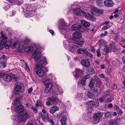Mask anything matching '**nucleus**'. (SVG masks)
Wrapping results in <instances>:
<instances>
[{
  "label": "nucleus",
  "mask_w": 125,
  "mask_h": 125,
  "mask_svg": "<svg viewBox=\"0 0 125 125\" xmlns=\"http://www.w3.org/2000/svg\"><path fill=\"white\" fill-rule=\"evenodd\" d=\"M16 0H8V1L11 3H14Z\"/></svg>",
  "instance_id": "nucleus-64"
},
{
  "label": "nucleus",
  "mask_w": 125,
  "mask_h": 125,
  "mask_svg": "<svg viewBox=\"0 0 125 125\" xmlns=\"http://www.w3.org/2000/svg\"><path fill=\"white\" fill-rule=\"evenodd\" d=\"M93 111V109L92 107H89L86 110V112L88 113H90Z\"/></svg>",
  "instance_id": "nucleus-41"
},
{
  "label": "nucleus",
  "mask_w": 125,
  "mask_h": 125,
  "mask_svg": "<svg viewBox=\"0 0 125 125\" xmlns=\"http://www.w3.org/2000/svg\"><path fill=\"white\" fill-rule=\"evenodd\" d=\"M30 41L29 39H27L25 40L24 41L25 43H26V44H27L29 42H30Z\"/></svg>",
  "instance_id": "nucleus-63"
},
{
  "label": "nucleus",
  "mask_w": 125,
  "mask_h": 125,
  "mask_svg": "<svg viewBox=\"0 0 125 125\" xmlns=\"http://www.w3.org/2000/svg\"><path fill=\"white\" fill-rule=\"evenodd\" d=\"M3 78L5 81L8 82H10L12 80L11 76L10 75L7 74H4Z\"/></svg>",
  "instance_id": "nucleus-18"
},
{
  "label": "nucleus",
  "mask_w": 125,
  "mask_h": 125,
  "mask_svg": "<svg viewBox=\"0 0 125 125\" xmlns=\"http://www.w3.org/2000/svg\"><path fill=\"white\" fill-rule=\"evenodd\" d=\"M45 63L42 60H41L39 62H37L35 68V70L43 67L45 65Z\"/></svg>",
  "instance_id": "nucleus-15"
},
{
  "label": "nucleus",
  "mask_w": 125,
  "mask_h": 125,
  "mask_svg": "<svg viewBox=\"0 0 125 125\" xmlns=\"http://www.w3.org/2000/svg\"><path fill=\"white\" fill-rule=\"evenodd\" d=\"M55 89L52 92L54 95H57L58 94H62L63 93L62 89L59 88L58 85H56L55 88Z\"/></svg>",
  "instance_id": "nucleus-10"
},
{
  "label": "nucleus",
  "mask_w": 125,
  "mask_h": 125,
  "mask_svg": "<svg viewBox=\"0 0 125 125\" xmlns=\"http://www.w3.org/2000/svg\"><path fill=\"white\" fill-rule=\"evenodd\" d=\"M94 80L93 79H91L90 82L89 87L90 88H92L94 85Z\"/></svg>",
  "instance_id": "nucleus-32"
},
{
  "label": "nucleus",
  "mask_w": 125,
  "mask_h": 125,
  "mask_svg": "<svg viewBox=\"0 0 125 125\" xmlns=\"http://www.w3.org/2000/svg\"><path fill=\"white\" fill-rule=\"evenodd\" d=\"M34 11L32 10H27L25 12V16L26 17L32 16L34 15Z\"/></svg>",
  "instance_id": "nucleus-19"
},
{
  "label": "nucleus",
  "mask_w": 125,
  "mask_h": 125,
  "mask_svg": "<svg viewBox=\"0 0 125 125\" xmlns=\"http://www.w3.org/2000/svg\"><path fill=\"white\" fill-rule=\"evenodd\" d=\"M31 108L34 112L36 113L37 112V110L35 106H32Z\"/></svg>",
  "instance_id": "nucleus-57"
},
{
  "label": "nucleus",
  "mask_w": 125,
  "mask_h": 125,
  "mask_svg": "<svg viewBox=\"0 0 125 125\" xmlns=\"http://www.w3.org/2000/svg\"><path fill=\"white\" fill-rule=\"evenodd\" d=\"M25 105L28 108H29L31 105V104L29 103H27L25 104Z\"/></svg>",
  "instance_id": "nucleus-61"
},
{
  "label": "nucleus",
  "mask_w": 125,
  "mask_h": 125,
  "mask_svg": "<svg viewBox=\"0 0 125 125\" xmlns=\"http://www.w3.org/2000/svg\"><path fill=\"white\" fill-rule=\"evenodd\" d=\"M96 12L100 14H103L104 13L103 10L98 9H97Z\"/></svg>",
  "instance_id": "nucleus-50"
},
{
  "label": "nucleus",
  "mask_w": 125,
  "mask_h": 125,
  "mask_svg": "<svg viewBox=\"0 0 125 125\" xmlns=\"http://www.w3.org/2000/svg\"><path fill=\"white\" fill-rule=\"evenodd\" d=\"M99 43L101 45H104L106 44V42L103 40L101 39Z\"/></svg>",
  "instance_id": "nucleus-42"
},
{
  "label": "nucleus",
  "mask_w": 125,
  "mask_h": 125,
  "mask_svg": "<svg viewBox=\"0 0 125 125\" xmlns=\"http://www.w3.org/2000/svg\"><path fill=\"white\" fill-rule=\"evenodd\" d=\"M42 49L40 47L34 48L32 47L29 46L24 49L25 51L30 53H31L33 52L32 55L35 61H37L40 59L42 56L41 51Z\"/></svg>",
  "instance_id": "nucleus-1"
},
{
  "label": "nucleus",
  "mask_w": 125,
  "mask_h": 125,
  "mask_svg": "<svg viewBox=\"0 0 125 125\" xmlns=\"http://www.w3.org/2000/svg\"><path fill=\"white\" fill-rule=\"evenodd\" d=\"M90 8L92 11L95 12L97 9L94 6H91L90 7Z\"/></svg>",
  "instance_id": "nucleus-47"
},
{
  "label": "nucleus",
  "mask_w": 125,
  "mask_h": 125,
  "mask_svg": "<svg viewBox=\"0 0 125 125\" xmlns=\"http://www.w3.org/2000/svg\"><path fill=\"white\" fill-rule=\"evenodd\" d=\"M25 70L27 71H30V69L29 67L27 66L26 63L25 64Z\"/></svg>",
  "instance_id": "nucleus-55"
},
{
  "label": "nucleus",
  "mask_w": 125,
  "mask_h": 125,
  "mask_svg": "<svg viewBox=\"0 0 125 125\" xmlns=\"http://www.w3.org/2000/svg\"><path fill=\"white\" fill-rule=\"evenodd\" d=\"M81 84L83 85H85V84L86 82L85 81L83 80V79H82V81L81 82Z\"/></svg>",
  "instance_id": "nucleus-58"
},
{
  "label": "nucleus",
  "mask_w": 125,
  "mask_h": 125,
  "mask_svg": "<svg viewBox=\"0 0 125 125\" xmlns=\"http://www.w3.org/2000/svg\"><path fill=\"white\" fill-rule=\"evenodd\" d=\"M102 116L103 114L101 112L94 114L93 116L94 120V123L96 124L99 123Z\"/></svg>",
  "instance_id": "nucleus-8"
},
{
  "label": "nucleus",
  "mask_w": 125,
  "mask_h": 125,
  "mask_svg": "<svg viewBox=\"0 0 125 125\" xmlns=\"http://www.w3.org/2000/svg\"><path fill=\"white\" fill-rule=\"evenodd\" d=\"M29 118V115L28 112H24L22 115H20V116L18 118V119L17 121L19 123L21 124V125L22 124L25 122L27 119Z\"/></svg>",
  "instance_id": "nucleus-5"
},
{
  "label": "nucleus",
  "mask_w": 125,
  "mask_h": 125,
  "mask_svg": "<svg viewBox=\"0 0 125 125\" xmlns=\"http://www.w3.org/2000/svg\"><path fill=\"white\" fill-rule=\"evenodd\" d=\"M11 44V42L10 41L9 42L2 41L0 42V49H2L4 46L6 49H8L9 48Z\"/></svg>",
  "instance_id": "nucleus-11"
},
{
  "label": "nucleus",
  "mask_w": 125,
  "mask_h": 125,
  "mask_svg": "<svg viewBox=\"0 0 125 125\" xmlns=\"http://www.w3.org/2000/svg\"><path fill=\"white\" fill-rule=\"evenodd\" d=\"M99 76L100 77L102 78H105V76L103 73H102L101 74H99Z\"/></svg>",
  "instance_id": "nucleus-60"
},
{
  "label": "nucleus",
  "mask_w": 125,
  "mask_h": 125,
  "mask_svg": "<svg viewBox=\"0 0 125 125\" xmlns=\"http://www.w3.org/2000/svg\"><path fill=\"white\" fill-rule=\"evenodd\" d=\"M118 114L119 115H121L123 114V112L121 109H119L117 111Z\"/></svg>",
  "instance_id": "nucleus-52"
},
{
  "label": "nucleus",
  "mask_w": 125,
  "mask_h": 125,
  "mask_svg": "<svg viewBox=\"0 0 125 125\" xmlns=\"http://www.w3.org/2000/svg\"><path fill=\"white\" fill-rule=\"evenodd\" d=\"M113 98L111 97L108 98L106 100V102L107 103H109L111 102L113 100Z\"/></svg>",
  "instance_id": "nucleus-45"
},
{
  "label": "nucleus",
  "mask_w": 125,
  "mask_h": 125,
  "mask_svg": "<svg viewBox=\"0 0 125 125\" xmlns=\"http://www.w3.org/2000/svg\"><path fill=\"white\" fill-rule=\"evenodd\" d=\"M109 125H117V124L116 121L114 120H112L109 121Z\"/></svg>",
  "instance_id": "nucleus-37"
},
{
  "label": "nucleus",
  "mask_w": 125,
  "mask_h": 125,
  "mask_svg": "<svg viewBox=\"0 0 125 125\" xmlns=\"http://www.w3.org/2000/svg\"><path fill=\"white\" fill-rule=\"evenodd\" d=\"M59 110L58 107L57 106H53L51 107L50 110V112L52 114Z\"/></svg>",
  "instance_id": "nucleus-22"
},
{
  "label": "nucleus",
  "mask_w": 125,
  "mask_h": 125,
  "mask_svg": "<svg viewBox=\"0 0 125 125\" xmlns=\"http://www.w3.org/2000/svg\"><path fill=\"white\" fill-rule=\"evenodd\" d=\"M111 26L109 25H107L106 26H104L102 28L103 30H106L108 28H109Z\"/></svg>",
  "instance_id": "nucleus-51"
},
{
  "label": "nucleus",
  "mask_w": 125,
  "mask_h": 125,
  "mask_svg": "<svg viewBox=\"0 0 125 125\" xmlns=\"http://www.w3.org/2000/svg\"><path fill=\"white\" fill-rule=\"evenodd\" d=\"M15 92L16 94L23 92L24 88L23 84L20 83H17L15 84Z\"/></svg>",
  "instance_id": "nucleus-4"
},
{
  "label": "nucleus",
  "mask_w": 125,
  "mask_h": 125,
  "mask_svg": "<svg viewBox=\"0 0 125 125\" xmlns=\"http://www.w3.org/2000/svg\"><path fill=\"white\" fill-rule=\"evenodd\" d=\"M17 104H20V100L19 98H16L14 101V104L16 106L15 110L16 112L17 113H20L23 111L24 109L23 106L21 105H19L17 107L16 105Z\"/></svg>",
  "instance_id": "nucleus-6"
},
{
  "label": "nucleus",
  "mask_w": 125,
  "mask_h": 125,
  "mask_svg": "<svg viewBox=\"0 0 125 125\" xmlns=\"http://www.w3.org/2000/svg\"><path fill=\"white\" fill-rule=\"evenodd\" d=\"M10 7V5L6 2H4L3 4V8L5 10H8Z\"/></svg>",
  "instance_id": "nucleus-33"
},
{
  "label": "nucleus",
  "mask_w": 125,
  "mask_h": 125,
  "mask_svg": "<svg viewBox=\"0 0 125 125\" xmlns=\"http://www.w3.org/2000/svg\"><path fill=\"white\" fill-rule=\"evenodd\" d=\"M100 50L99 48L97 49L96 51L97 53V55L98 57H100L101 56V54L100 52Z\"/></svg>",
  "instance_id": "nucleus-44"
},
{
  "label": "nucleus",
  "mask_w": 125,
  "mask_h": 125,
  "mask_svg": "<svg viewBox=\"0 0 125 125\" xmlns=\"http://www.w3.org/2000/svg\"><path fill=\"white\" fill-rule=\"evenodd\" d=\"M83 73V71L79 69H76L73 72V74L76 78H81Z\"/></svg>",
  "instance_id": "nucleus-9"
},
{
  "label": "nucleus",
  "mask_w": 125,
  "mask_h": 125,
  "mask_svg": "<svg viewBox=\"0 0 125 125\" xmlns=\"http://www.w3.org/2000/svg\"><path fill=\"white\" fill-rule=\"evenodd\" d=\"M90 78V76L89 75L87 74L85 76H83V80H84L85 81Z\"/></svg>",
  "instance_id": "nucleus-49"
},
{
  "label": "nucleus",
  "mask_w": 125,
  "mask_h": 125,
  "mask_svg": "<svg viewBox=\"0 0 125 125\" xmlns=\"http://www.w3.org/2000/svg\"><path fill=\"white\" fill-rule=\"evenodd\" d=\"M99 89V87H97L96 88H95L94 89V92L95 94H97L98 93Z\"/></svg>",
  "instance_id": "nucleus-56"
},
{
  "label": "nucleus",
  "mask_w": 125,
  "mask_h": 125,
  "mask_svg": "<svg viewBox=\"0 0 125 125\" xmlns=\"http://www.w3.org/2000/svg\"><path fill=\"white\" fill-rule=\"evenodd\" d=\"M45 90V93L47 94L50 92L52 86V83H50L49 85L46 86Z\"/></svg>",
  "instance_id": "nucleus-23"
},
{
  "label": "nucleus",
  "mask_w": 125,
  "mask_h": 125,
  "mask_svg": "<svg viewBox=\"0 0 125 125\" xmlns=\"http://www.w3.org/2000/svg\"><path fill=\"white\" fill-rule=\"evenodd\" d=\"M74 13L75 14L78 15L80 14L83 16H84L86 14V13L82 11L79 9H77L74 10Z\"/></svg>",
  "instance_id": "nucleus-20"
},
{
  "label": "nucleus",
  "mask_w": 125,
  "mask_h": 125,
  "mask_svg": "<svg viewBox=\"0 0 125 125\" xmlns=\"http://www.w3.org/2000/svg\"><path fill=\"white\" fill-rule=\"evenodd\" d=\"M81 28V26L78 24H75L71 26V29L74 30H80Z\"/></svg>",
  "instance_id": "nucleus-25"
},
{
  "label": "nucleus",
  "mask_w": 125,
  "mask_h": 125,
  "mask_svg": "<svg viewBox=\"0 0 125 125\" xmlns=\"http://www.w3.org/2000/svg\"><path fill=\"white\" fill-rule=\"evenodd\" d=\"M77 51L79 53H84L85 54H88V51L84 48H80L77 50Z\"/></svg>",
  "instance_id": "nucleus-26"
},
{
  "label": "nucleus",
  "mask_w": 125,
  "mask_h": 125,
  "mask_svg": "<svg viewBox=\"0 0 125 125\" xmlns=\"http://www.w3.org/2000/svg\"><path fill=\"white\" fill-rule=\"evenodd\" d=\"M47 100L51 101L54 104H56L59 101L58 98L57 97L53 96H51L48 98Z\"/></svg>",
  "instance_id": "nucleus-16"
},
{
  "label": "nucleus",
  "mask_w": 125,
  "mask_h": 125,
  "mask_svg": "<svg viewBox=\"0 0 125 125\" xmlns=\"http://www.w3.org/2000/svg\"><path fill=\"white\" fill-rule=\"evenodd\" d=\"M36 74L40 77H43L45 75V72L42 69L35 70Z\"/></svg>",
  "instance_id": "nucleus-13"
},
{
  "label": "nucleus",
  "mask_w": 125,
  "mask_h": 125,
  "mask_svg": "<svg viewBox=\"0 0 125 125\" xmlns=\"http://www.w3.org/2000/svg\"><path fill=\"white\" fill-rule=\"evenodd\" d=\"M5 58V56L3 55L2 57H0V63L1 65H3L4 67H5V66L4 64V60Z\"/></svg>",
  "instance_id": "nucleus-31"
},
{
  "label": "nucleus",
  "mask_w": 125,
  "mask_h": 125,
  "mask_svg": "<svg viewBox=\"0 0 125 125\" xmlns=\"http://www.w3.org/2000/svg\"><path fill=\"white\" fill-rule=\"evenodd\" d=\"M93 101H88V102L86 103V104L87 105H93L94 103H93Z\"/></svg>",
  "instance_id": "nucleus-46"
},
{
  "label": "nucleus",
  "mask_w": 125,
  "mask_h": 125,
  "mask_svg": "<svg viewBox=\"0 0 125 125\" xmlns=\"http://www.w3.org/2000/svg\"><path fill=\"white\" fill-rule=\"evenodd\" d=\"M63 41V45L64 48L69 51L73 52H75L77 49V47L76 45L73 43L70 42L69 41Z\"/></svg>",
  "instance_id": "nucleus-2"
},
{
  "label": "nucleus",
  "mask_w": 125,
  "mask_h": 125,
  "mask_svg": "<svg viewBox=\"0 0 125 125\" xmlns=\"http://www.w3.org/2000/svg\"><path fill=\"white\" fill-rule=\"evenodd\" d=\"M84 16L87 19H88L93 21H95L96 20L95 18L93 16L86 13V14H85Z\"/></svg>",
  "instance_id": "nucleus-27"
},
{
  "label": "nucleus",
  "mask_w": 125,
  "mask_h": 125,
  "mask_svg": "<svg viewBox=\"0 0 125 125\" xmlns=\"http://www.w3.org/2000/svg\"><path fill=\"white\" fill-rule=\"evenodd\" d=\"M83 96V94H78L76 98H78V99H80Z\"/></svg>",
  "instance_id": "nucleus-48"
},
{
  "label": "nucleus",
  "mask_w": 125,
  "mask_h": 125,
  "mask_svg": "<svg viewBox=\"0 0 125 125\" xmlns=\"http://www.w3.org/2000/svg\"><path fill=\"white\" fill-rule=\"evenodd\" d=\"M77 42V43L80 45H82L83 44L84 42V41L83 39H80L77 41H76Z\"/></svg>",
  "instance_id": "nucleus-39"
},
{
  "label": "nucleus",
  "mask_w": 125,
  "mask_h": 125,
  "mask_svg": "<svg viewBox=\"0 0 125 125\" xmlns=\"http://www.w3.org/2000/svg\"><path fill=\"white\" fill-rule=\"evenodd\" d=\"M67 120V117L64 115L60 121L62 125H66V121Z\"/></svg>",
  "instance_id": "nucleus-28"
},
{
  "label": "nucleus",
  "mask_w": 125,
  "mask_h": 125,
  "mask_svg": "<svg viewBox=\"0 0 125 125\" xmlns=\"http://www.w3.org/2000/svg\"><path fill=\"white\" fill-rule=\"evenodd\" d=\"M104 5L106 7H112L114 5V3L112 0H106L104 2Z\"/></svg>",
  "instance_id": "nucleus-17"
},
{
  "label": "nucleus",
  "mask_w": 125,
  "mask_h": 125,
  "mask_svg": "<svg viewBox=\"0 0 125 125\" xmlns=\"http://www.w3.org/2000/svg\"><path fill=\"white\" fill-rule=\"evenodd\" d=\"M81 22L82 24L85 26L89 27L90 25V23L86 21L82 20Z\"/></svg>",
  "instance_id": "nucleus-30"
},
{
  "label": "nucleus",
  "mask_w": 125,
  "mask_h": 125,
  "mask_svg": "<svg viewBox=\"0 0 125 125\" xmlns=\"http://www.w3.org/2000/svg\"><path fill=\"white\" fill-rule=\"evenodd\" d=\"M81 63L83 66L86 67H88L90 65V63L87 60H83L81 61Z\"/></svg>",
  "instance_id": "nucleus-24"
},
{
  "label": "nucleus",
  "mask_w": 125,
  "mask_h": 125,
  "mask_svg": "<svg viewBox=\"0 0 125 125\" xmlns=\"http://www.w3.org/2000/svg\"><path fill=\"white\" fill-rule=\"evenodd\" d=\"M110 92L109 91H106L104 93L103 96V98L105 99V97L108 96L109 95Z\"/></svg>",
  "instance_id": "nucleus-38"
},
{
  "label": "nucleus",
  "mask_w": 125,
  "mask_h": 125,
  "mask_svg": "<svg viewBox=\"0 0 125 125\" xmlns=\"http://www.w3.org/2000/svg\"><path fill=\"white\" fill-rule=\"evenodd\" d=\"M32 5L30 4H26L24 5V8L25 9H26L27 10H29L32 8Z\"/></svg>",
  "instance_id": "nucleus-29"
},
{
  "label": "nucleus",
  "mask_w": 125,
  "mask_h": 125,
  "mask_svg": "<svg viewBox=\"0 0 125 125\" xmlns=\"http://www.w3.org/2000/svg\"><path fill=\"white\" fill-rule=\"evenodd\" d=\"M1 38L2 39L4 40H6L7 39V37L6 34L5 33H3L2 31L1 32Z\"/></svg>",
  "instance_id": "nucleus-35"
},
{
  "label": "nucleus",
  "mask_w": 125,
  "mask_h": 125,
  "mask_svg": "<svg viewBox=\"0 0 125 125\" xmlns=\"http://www.w3.org/2000/svg\"><path fill=\"white\" fill-rule=\"evenodd\" d=\"M19 46V42L17 41H16V42H15L13 44L12 48H15V47L18 46Z\"/></svg>",
  "instance_id": "nucleus-43"
},
{
  "label": "nucleus",
  "mask_w": 125,
  "mask_h": 125,
  "mask_svg": "<svg viewBox=\"0 0 125 125\" xmlns=\"http://www.w3.org/2000/svg\"><path fill=\"white\" fill-rule=\"evenodd\" d=\"M122 45L125 48V40H122Z\"/></svg>",
  "instance_id": "nucleus-59"
},
{
  "label": "nucleus",
  "mask_w": 125,
  "mask_h": 125,
  "mask_svg": "<svg viewBox=\"0 0 125 125\" xmlns=\"http://www.w3.org/2000/svg\"><path fill=\"white\" fill-rule=\"evenodd\" d=\"M39 118L40 119H42L43 121L48 120L49 122L52 124L51 125H54V123L53 120L50 119L48 116H45L43 114H42V112L39 113Z\"/></svg>",
  "instance_id": "nucleus-7"
},
{
  "label": "nucleus",
  "mask_w": 125,
  "mask_h": 125,
  "mask_svg": "<svg viewBox=\"0 0 125 125\" xmlns=\"http://www.w3.org/2000/svg\"><path fill=\"white\" fill-rule=\"evenodd\" d=\"M67 28L66 23L64 21L62 20L61 26H59V28L61 30V33L64 35V37L66 38L68 37L69 34V30Z\"/></svg>",
  "instance_id": "nucleus-3"
},
{
  "label": "nucleus",
  "mask_w": 125,
  "mask_h": 125,
  "mask_svg": "<svg viewBox=\"0 0 125 125\" xmlns=\"http://www.w3.org/2000/svg\"><path fill=\"white\" fill-rule=\"evenodd\" d=\"M20 116V115H16L14 116H12L11 117V118L12 119H13L14 120H17V122L19 123V125H21V124L19 123L17 121V120L18 119V117Z\"/></svg>",
  "instance_id": "nucleus-40"
},
{
  "label": "nucleus",
  "mask_w": 125,
  "mask_h": 125,
  "mask_svg": "<svg viewBox=\"0 0 125 125\" xmlns=\"http://www.w3.org/2000/svg\"><path fill=\"white\" fill-rule=\"evenodd\" d=\"M112 50V48L109 46H107L104 49V51L107 53L109 52Z\"/></svg>",
  "instance_id": "nucleus-34"
},
{
  "label": "nucleus",
  "mask_w": 125,
  "mask_h": 125,
  "mask_svg": "<svg viewBox=\"0 0 125 125\" xmlns=\"http://www.w3.org/2000/svg\"><path fill=\"white\" fill-rule=\"evenodd\" d=\"M114 108L115 110H118L119 109L118 107L116 105H115L114 106Z\"/></svg>",
  "instance_id": "nucleus-62"
},
{
  "label": "nucleus",
  "mask_w": 125,
  "mask_h": 125,
  "mask_svg": "<svg viewBox=\"0 0 125 125\" xmlns=\"http://www.w3.org/2000/svg\"><path fill=\"white\" fill-rule=\"evenodd\" d=\"M85 94L86 95H87L89 98L91 99H94L95 97V95L93 93H92L90 91H86L85 92Z\"/></svg>",
  "instance_id": "nucleus-21"
},
{
  "label": "nucleus",
  "mask_w": 125,
  "mask_h": 125,
  "mask_svg": "<svg viewBox=\"0 0 125 125\" xmlns=\"http://www.w3.org/2000/svg\"><path fill=\"white\" fill-rule=\"evenodd\" d=\"M42 82L46 86L49 85L50 83H52V79L47 78H43L42 80Z\"/></svg>",
  "instance_id": "nucleus-14"
},
{
  "label": "nucleus",
  "mask_w": 125,
  "mask_h": 125,
  "mask_svg": "<svg viewBox=\"0 0 125 125\" xmlns=\"http://www.w3.org/2000/svg\"><path fill=\"white\" fill-rule=\"evenodd\" d=\"M94 104L93 105L95 106H98L99 105V104L98 102H93Z\"/></svg>",
  "instance_id": "nucleus-54"
},
{
  "label": "nucleus",
  "mask_w": 125,
  "mask_h": 125,
  "mask_svg": "<svg viewBox=\"0 0 125 125\" xmlns=\"http://www.w3.org/2000/svg\"><path fill=\"white\" fill-rule=\"evenodd\" d=\"M36 107H37L41 106V104L39 100H37L36 104Z\"/></svg>",
  "instance_id": "nucleus-53"
},
{
  "label": "nucleus",
  "mask_w": 125,
  "mask_h": 125,
  "mask_svg": "<svg viewBox=\"0 0 125 125\" xmlns=\"http://www.w3.org/2000/svg\"><path fill=\"white\" fill-rule=\"evenodd\" d=\"M104 116L106 118H110L111 117V114L108 112L105 113L104 114Z\"/></svg>",
  "instance_id": "nucleus-36"
},
{
  "label": "nucleus",
  "mask_w": 125,
  "mask_h": 125,
  "mask_svg": "<svg viewBox=\"0 0 125 125\" xmlns=\"http://www.w3.org/2000/svg\"><path fill=\"white\" fill-rule=\"evenodd\" d=\"M73 39L75 41H77L82 36V34L80 32H74L73 35Z\"/></svg>",
  "instance_id": "nucleus-12"
}]
</instances>
